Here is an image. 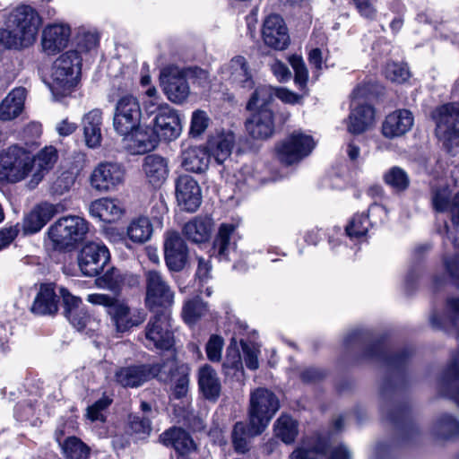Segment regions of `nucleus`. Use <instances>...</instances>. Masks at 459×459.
I'll return each mask as SVG.
<instances>
[{
    "label": "nucleus",
    "mask_w": 459,
    "mask_h": 459,
    "mask_svg": "<svg viewBox=\"0 0 459 459\" xmlns=\"http://www.w3.org/2000/svg\"><path fill=\"white\" fill-rule=\"evenodd\" d=\"M414 123L411 111L399 109L389 114L382 126L383 134L387 138L399 137L409 132Z\"/></svg>",
    "instance_id": "27"
},
{
    "label": "nucleus",
    "mask_w": 459,
    "mask_h": 459,
    "mask_svg": "<svg viewBox=\"0 0 459 459\" xmlns=\"http://www.w3.org/2000/svg\"><path fill=\"white\" fill-rule=\"evenodd\" d=\"M373 123V108L369 105H360L353 108L349 117L348 131L359 134L368 130Z\"/></svg>",
    "instance_id": "40"
},
{
    "label": "nucleus",
    "mask_w": 459,
    "mask_h": 459,
    "mask_svg": "<svg viewBox=\"0 0 459 459\" xmlns=\"http://www.w3.org/2000/svg\"><path fill=\"white\" fill-rule=\"evenodd\" d=\"M223 339L219 335H212L206 344V354L209 360L219 362L221 359V351L223 349Z\"/></svg>",
    "instance_id": "59"
},
{
    "label": "nucleus",
    "mask_w": 459,
    "mask_h": 459,
    "mask_svg": "<svg viewBox=\"0 0 459 459\" xmlns=\"http://www.w3.org/2000/svg\"><path fill=\"white\" fill-rule=\"evenodd\" d=\"M109 261L108 249L100 243L85 244L78 255V265L83 275L93 277L100 274Z\"/></svg>",
    "instance_id": "15"
},
{
    "label": "nucleus",
    "mask_w": 459,
    "mask_h": 459,
    "mask_svg": "<svg viewBox=\"0 0 459 459\" xmlns=\"http://www.w3.org/2000/svg\"><path fill=\"white\" fill-rule=\"evenodd\" d=\"M271 70L279 82H287L291 77L289 67L279 60H274L271 64Z\"/></svg>",
    "instance_id": "64"
},
{
    "label": "nucleus",
    "mask_w": 459,
    "mask_h": 459,
    "mask_svg": "<svg viewBox=\"0 0 459 459\" xmlns=\"http://www.w3.org/2000/svg\"><path fill=\"white\" fill-rule=\"evenodd\" d=\"M89 212L91 216L100 221L114 222L122 217L124 207L117 199L100 198L91 204Z\"/></svg>",
    "instance_id": "32"
},
{
    "label": "nucleus",
    "mask_w": 459,
    "mask_h": 459,
    "mask_svg": "<svg viewBox=\"0 0 459 459\" xmlns=\"http://www.w3.org/2000/svg\"><path fill=\"white\" fill-rule=\"evenodd\" d=\"M327 452L326 441L319 437L304 439L289 459H323Z\"/></svg>",
    "instance_id": "37"
},
{
    "label": "nucleus",
    "mask_w": 459,
    "mask_h": 459,
    "mask_svg": "<svg viewBox=\"0 0 459 459\" xmlns=\"http://www.w3.org/2000/svg\"><path fill=\"white\" fill-rule=\"evenodd\" d=\"M262 36L265 45L278 50L285 49L290 43L288 29L283 19L277 15H269L263 25Z\"/></svg>",
    "instance_id": "22"
},
{
    "label": "nucleus",
    "mask_w": 459,
    "mask_h": 459,
    "mask_svg": "<svg viewBox=\"0 0 459 459\" xmlns=\"http://www.w3.org/2000/svg\"><path fill=\"white\" fill-rule=\"evenodd\" d=\"M103 112L100 108H93L83 115L82 127L86 145L90 148L99 147L102 140Z\"/></svg>",
    "instance_id": "29"
},
{
    "label": "nucleus",
    "mask_w": 459,
    "mask_h": 459,
    "mask_svg": "<svg viewBox=\"0 0 459 459\" xmlns=\"http://www.w3.org/2000/svg\"><path fill=\"white\" fill-rule=\"evenodd\" d=\"M431 203L438 212H449L454 224L459 225V191L452 195L446 183L439 182L432 186Z\"/></svg>",
    "instance_id": "20"
},
{
    "label": "nucleus",
    "mask_w": 459,
    "mask_h": 459,
    "mask_svg": "<svg viewBox=\"0 0 459 459\" xmlns=\"http://www.w3.org/2000/svg\"><path fill=\"white\" fill-rule=\"evenodd\" d=\"M196 78L198 83L208 79L206 71L200 68L180 69L178 66L164 67L160 75V85L168 99L177 104L183 103L190 93L188 79Z\"/></svg>",
    "instance_id": "3"
},
{
    "label": "nucleus",
    "mask_w": 459,
    "mask_h": 459,
    "mask_svg": "<svg viewBox=\"0 0 459 459\" xmlns=\"http://www.w3.org/2000/svg\"><path fill=\"white\" fill-rule=\"evenodd\" d=\"M280 408L278 398L265 388H257L250 396L249 425L254 434H261Z\"/></svg>",
    "instance_id": "7"
},
{
    "label": "nucleus",
    "mask_w": 459,
    "mask_h": 459,
    "mask_svg": "<svg viewBox=\"0 0 459 459\" xmlns=\"http://www.w3.org/2000/svg\"><path fill=\"white\" fill-rule=\"evenodd\" d=\"M71 36V28L65 23H51L47 25L41 35L42 51L53 56L65 48Z\"/></svg>",
    "instance_id": "21"
},
{
    "label": "nucleus",
    "mask_w": 459,
    "mask_h": 459,
    "mask_svg": "<svg viewBox=\"0 0 459 459\" xmlns=\"http://www.w3.org/2000/svg\"><path fill=\"white\" fill-rule=\"evenodd\" d=\"M210 118L204 110L197 109L192 113L189 134L193 137H199L207 129Z\"/></svg>",
    "instance_id": "57"
},
{
    "label": "nucleus",
    "mask_w": 459,
    "mask_h": 459,
    "mask_svg": "<svg viewBox=\"0 0 459 459\" xmlns=\"http://www.w3.org/2000/svg\"><path fill=\"white\" fill-rule=\"evenodd\" d=\"M123 136L124 148L133 155H140L152 151L158 143L152 129L143 127L141 125L127 134Z\"/></svg>",
    "instance_id": "23"
},
{
    "label": "nucleus",
    "mask_w": 459,
    "mask_h": 459,
    "mask_svg": "<svg viewBox=\"0 0 459 459\" xmlns=\"http://www.w3.org/2000/svg\"><path fill=\"white\" fill-rule=\"evenodd\" d=\"M255 435L256 434L253 433L251 426L248 429H247L243 422H237L234 425L232 431V443L235 450L240 454H244L248 451L247 439L249 437Z\"/></svg>",
    "instance_id": "50"
},
{
    "label": "nucleus",
    "mask_w": 459,
    "mask_h": 459,
    "mask_svg": "<svg viewBox=\"0 0 459 459\" xmlns=\"http://www.w3.org/2000/svg\"><path fill=\"white\" fill-rule=\"evenodd\" d=\"M26 91L15 88L0 103V119L10 121L17 117L22 111Z\"/></svg>",
    "instance_id": "38"
},
{
    "label": "nucleus",
    "mask_w": 459,
    "mask_h": 459,
    "mask_svg": "<svg viewBox=\"0 0 459 459\" xmlns=\"http://www.w3.org/2000/svg\"><path fill=\"white\" fill-rule=\"evenodd\" d=\"M161 370L160 363L134 364L117 368L114 372V381L126 388H138L156 377Z\"/></svg>",
    "instance_id": "13"
},
{
    "label": "nucleus",
    "mask_w": 459,
    "mask_h": 459,
    "mask_svg": "<svg viewBox=\"0 0 459 459\" xmlns=\"http://www.w3.org/2000/svg\"><path fill=\"white\" fill-rule=\"evenodd\" d=\"M219 74L222 82L234 88L251 90L255 86L248 62L242 56H236L221 65Z\"/></svg>",
    "instance_id": "14"
},
{
    "label": "nucleus",
    "mask_w": 459,
    "mask_h": 459,
    "mask_svg": "<svg viewBox=\"0 0 459 459\" xmlns=\"http://www.w3.org/2000/svg\"><path fill=\"white\" fill-rule=\"evenodd\" d=\"M63 204L43 203L30 212L24 222V230L30 233L39 231L56 214L63 212Z\"/></svg>",
    "instance_id": "26"
},
{
    "label": "nucleus",
    "mask_w": 459,
    "mask_h": 459,
    "mask_svg": "<svg viewBox=\"0 0 459 459\" xmlns=\"http://www.w3.org/2000/svg\"><path fill=\"white\" fill-rule=\"evenodd\" d=\"M368 217L369 214L366 213L355 214L345 228L347 235L351 238H359L365 236L369 226L377 223V221L371 222Z\"/></svg>",
    "instance_id": "49"
},
{
    "label": "nucleus",
    "mask_w": 459,
    "mask_h": 459,
    "mask_svg": "<svg viewBox=\"0 0 459 459\" xmlns=\"http://www.w3.org/2000/svg\"><path fill=\"white\" fill-rule=\"evenodd\" d=\"M81 61L75 50L66 51L55 61L49 84L54 95L65 96L76 85L81 72Z\"/></svg>",
    "instance_id": "4"
},
{
    "label": "nucleus",
    "mask_w": 459,
    "mask_h": 459,
    "mask_svg": "<svg viewBox=\"0 0 459 459\" xmlns=\"http://www.w3.org/2000/svg\"><path fill=\"white\" fill-rule=\"evenodd\" d=\"M56 440L62 447L63 454L66 459H88L89 447L78 437H68L63 444L57 436Z\"/></svg>",
    "instance_id": "46"
},
{
    "label": "nucleus",
    "mask_w": 459,
    "mask_h": 459,
    "mask_svg": "<svg viewBox=\"0 0 459 459\" xmlns=\"http://www.w3.org/2000/svg\"><path fill=\"white\" fill-rule=\"evenodd\" d=\"M160 367L161 370L156 377L160 381L172 383L178 398L184 396L188 389L189 367L179 364L175 359H168Z\"/></svg>",
    "instance_id": "18"
},
{
    "label": "nucleus",
    "mask_w": 459,
    "mask_h": 459,
    "mask_svg": "<svg viewBox=\"0 0 459 459\" xmlns=\"http://www.w3.org/2000/svg\"><path fill=\"white\" fill-rule=\"evenodd\" d=\"M62 295L65 316L77 330L84 329L90 320V316L80 307L81 300L65 290H62Z\"/></svg>",
    "instance_id": "39"
},
{
    "label": "nucleus",
    "mask_w": 459,
    "mask_h": 459,
    "mask_svg": "<svg viewBox=\"0 0 459 459\" xmlns=\"http://www.w3.org/2000/svg\"><path fill=\"white\" fill-rule=\"evenodd\" d=\"M435 134L443 145L452 152L459 146V102L437 107L432 112Z\"/></svg>",
    "instance_id": "6"
},
{
    "label": "nucleus",
    "mask_w": 459,
    "mask_h": 459,
    "mask_svg": "<svg viewBox=\"0 0 459 459\" xmlns=\"http://www.w3.org/2000/svg\"><path fill=\"white\" fill-rule=\"evenodd\" d=\"M142 109L133 94L120 97L114 109L113 127L118 134H127L141 125Z\"/></svg>",
    "instance_id": "11"
},
{
    "label": "nucleus",
    "mask_w": 459,
    "mask_h": 459,
    "mask_svg": "<svg viewBox=\"0 0 459 459\" xmlns=\"http://www.w3.org/2000/svg\"><path fill=\"white\" fill-rule=\"evenodd\" d=\"M145 279V304L150 310L159 312L168 311L174 303L175 292L165 277L156 270H148L144 273Z\"/></svg>",
    "instance_id": "10"
},
{
    "label": "nucleus",
    "mask_w": 459,
    "mask_h": 459,
    "mask_svg": "<svg viewBox=\"0 0 459 459\" xmlns=\"http://www.w3.org/2000/svg\"><path fill=\"white\" fill-rule=\"evenodd\" d=\"M97 34L90 31H80L77 35V47L81 51H90L98 45Z\"/></svg>",
    "instance_id": "62"
},
{
    "label": "nucleus",
    "mask_w": 459,
    "mask_h": 459,
    "mask_svg": "<svg viewBox=\"0 0 459 459\" xmlns=\"http://www.w3.org/2000/svg\"><path fill=\"white\" fill-rule=\"evenodd\" d=\"M129 429L138 438H145L152 431L151 421L146 417L131 415L128 419Z\"/></svg>",
    "instance_id": "56"
},
{
    "label": "nucleus",
    "mask_w": 459,
    "mask_h": 459,
    "mask_svg": "<svg viewBox=\"0 0 459 459\" xmlns=\"http://www.w3.org/2000/svg\"><path fill=\"white\" fill-rule=\"evenodd\" d=\"M242 360L239 351L235 348H228L225 360L223 362V369L226 375L230 374V369L235 371H242Z\"/></svg>",
    "instance_id": "61"
},
{
    "label": "nucleus",
    "mask_w": 459,
    "mask_h": 459,
    "mask_svg": "<svg viewBox=\"0 0 459 459\" xmlns=\"http://www.w3.org/2000/svg\"><path fill=\"white\" fill-rule=\"evenodd\" d=\"M206 312V304L199 298L187 300L182 310L185 322L188 325L195 324Z\"/></svg>",
    "instance_id": "51"
},
{
    "label": "nucleus",
    "mask_w": 459,
    "mask_h": 459,
    "mask_svg": "<svg viewBox=\"0 0 459 459\" xmlns=\"http://www.w3.org/2000/svg\"><path fill=\"white\" fill-rule=\"evenodd\" d=\"M433 433L440 438L447 439L459 435V421L452 415L440 416L433 425Z\"/></svg>",
    "instance_id": "48"
},
{
    "label": "nucleus",
    "mask_w": 459,
    "mask_h": 459,
    "mask_svg": "<svg viewBox=\"0 0 459 459\" xmlns=\"http://www.w3.org/2000/svg\"><path fill=\"white\" fill-rule=\"evenodd\" d=\"M235 135L232 132H221L212 135L207 143L210 157L219 164H223L231 155L235 146Z\"/></svg>",
    "instance_id": "30"
},
{
    "label": "nucleus",
    "mask_w": 459,
    "mask_h": 459,
    "mask_svg": "<svg viewBox=\"0 0 459 459\" xmlns=\"http://www.w3.org/2000/svg\"><path fill=\"white\" fill-rule=\"evenodd\" d=\"M144 336V345L148 349L170 351L175 344V336L169 312H156L145 326Z\"/></svg>",
    "instance_id": "9"
},
{
    "label": "nucleus",
    "mask_w": 459,
    "mask_h": 459,
    "mask_svg": "<svg viewBox=\"0 0 459 459\" xmlns=\"http://www.w3.org/2000/svg\"><path fill=\"white\" fill-rule=\"evenodd\" d=\"M89 230L88 222L80 216H64L48 229V236L56 249L73 248L82 241Z\"/></svg>",
    "instance_id": "5"
},
{
    "label": "nucleus",
    "mask_w": 459,
    "mask_h": 459,
    "mask_svg": "<svg viewBox=\"0 0 459 459\" xmlns=\"http://www.w3.org/2000/svg\"><path fill=\"white\" fill-rule=\"evenodd\" d=\"M58 309V297L51 284H42L31 306L34 314L54 315Z\"/></svg>",
    "instance_id": "35"
},
{
    "label": "nucleus",
    "mask_w": 459,
    "mask_h": 459,
    "mask_svg": "<svg viewBox=\"0 0 459 459\" xmlns=\"http://www.w3.org/2000/svg\"><path fill=\"white\" fill-rule=\"evenodd\" d=\"M314 147L315 142L310 135L294 132L277 146V155L282 163L291 165L309 155Z\"/></svg>",
    "instance_id": "12"
},
{
    "label": "nucleus",
    "mask_w": 459,
    "mask_h": 459,
    "mask_svg": "<svg viewBox=\"0 0 459 459\" xmlns=\"http://www.w3.org/2000/svg\"><path fill=\"white\" fill-rule=\"evenodd\" d=\"M8 22L9 29L0 30V48H21L32 45L41 19L32 7L21 5L11 13Z\"/></svg>",
    "instance_id": "1"
},
{
    "label": "nucleus",
    "mask_w": 459,
    "mask_h": 459,
    "mask_svg": "<svg viewBox=\"0 0 459 459\" xmlns=\"http://www.w3.org/2000/svg\"><path fill=\"white\" fill-rule=\"evenodd\" d=\"M109 405V402L107 399H100L88 407L87 417L91 421L104 420L102 411Z\"/></svg>",
    "instance_id": "63"
},
{
    "label": "nucleus",
    "mask_w": 459,
    "mask_h": 459,
    "mask_svg": "<svg viewBox=\"0 0 459 459\" xmlns=\"http://www.w3.org/2000/svg\"><path fill=\"white\" fill-rule=\"evenodd\" d=\"M275 436L285 444H291L296 439L299 429L298 422L289 415H281L274 423Z\"/></svg>",
    "instance_id": "44"
},
{
    "label": "nucleus",
    "mask_w": 459,
    "mask_h": 459,
    "mask_svg": "<svg viewBox=\"0 0 459 459\" xmlns=\"http://www.w3.org/2000/svg\"><path fill=\"white\" fill-rule=\"evenodd\" d=\"M212 229L211 219L196 217L185 224L183 234L194 243H204L209 239Z\"/></svg>",
    "instance_id": "41"
},
{
    "label": "nucleus",
    "mask_w": 459,
    "mask_h": 459,
    "mask_svg": "<svg viewBox=\"0 0 459 459\" xmlns=\"http://www.w3.org/2000/svg\"><path fill=\"white\" fill-rule=\"evenodd\" d=\"M290 63L295 72V83L299 85V88H304L307 85L308 79V72L302 58L297 56H292L290 58Z\"/></svg>",
    "instance_id": "58"
},
{
    "label": "nucleus",
    "mask_w": 459,
    "mask_h": 459,
    "mask_svg": "<svg viewBox=\"0 0 459 459\" xmlns=\"http://www.w3.org/2000/svg\"><path fill=\"white\" fill-rule=\"evenodd\" d=\"M235 230L232 224H222L220 227L218 236L213 243L214 254H217L220 259H226L233 246L230 242V236Z\"/></svg>",
    "instance_id": "47"
},
{
    "label": "nucleus",
    "mask_w": 459,
    "mask_h": 459,
    "mask_svg": "<svg viewBox=\"0 0 459 459\" xmlns=\"http://www.w3.org/2000/svg\"><path fill=\"white\" fill-rule=\"evenodd\" d=\"M176 197L183 210L195 212L202 202L201 187L191 176L181 175L176 181Z\"/></svg>",
    "instance_id": "19"
},
{
    "label": "nucleus",
    "mask_w": 459,
    "mask_h": 459,
    "mask_svg": "<svg viewBox=\"0 0 459 459\" xmlns=\"http://www.w3.org/2000/svg\"><path fill=\"white\" fill-rule=\"evenodd\" d=\"M180 158L182 168L188 172L202 174L209 168L210 154L204 146H188L182 150Z\"/></svg>",
    "instance_id": "28"
},
{
    "label": "nucleus",
    "mask_w": 459,
    "mask_h": 459,
    "mask_svg": "<svg viewBox=\"0 0 459 459\" xmlns=\"http://www.w3.org/2000/svg\"><path fill=\"white\" fill-rule=\"evenodd\" d=\"M160 442L172 446L178 454H190L195 450V444L189 434L180 428H171L160 436Z\"/></svg>",
    "instance_id": "34"
},
{
    "label": "nucleus",
    "mask_w": 459,
    "mask_h": 459,
    "mask_svg": "<svg viewBox=\"0 0 459 459\" xmlns=\"http://www.w3.org/2000/svg\"><path fill=\"white\" fill-rule=\"evenodd\" d=\"M275 97V88L270 85H260L255 88L247 108L249 110L270 108V104Z\"/></svg>",
    "instance_id": "45"
},
{
    "label": "nucleus",
    "mask_w": 459,
    "mask_h": 459,
    "mask_svg": "<svg viewBox=\"0 0 459 459\" xmlns=\"http://www.w3.org/2000/svg\"><path fill=\"white\" fill-rule=\"evenodd\" d=\"M87 301L102 306L110 318L117 333H126L140 325L145 320V314L137 309H131L128 304L116 296L103 293H92L87 296Z\"/></svg>",
    "instance_id": "2"
},
{
    "label": "nucleus",
    "mask_w": 459,
    "mask_h": 459,
    "mask_svg": "<svg viewBox=\"0 0 459 459\" xmlns=\"http://www.w3.org/2000/svg\"><path fill=\"white\" fill-rule=\"evenodd\" d=\"M152 234V225L147 217L141 216L134 219L127 227L128 238L136 243H143L150 239Z\"/></svg>",
    "instance_id": "43"
},
{
    "label": "nucleus",
    "mask_w": 459,
    "mask_h": 459,
    "mask_svg": "<svg viewBox=\"0 0 459 459\" xmlns=\"http://www.w3.org/2000/svg\"><path fill=\"white\" fill-rule=\"evenodd\" d=\"M32 156L24 149L12 146L0 153V178L16 183L32 178Z\"/></svg>",
    "instance_id": "8"
},
{
    "label": "nucleus",
    "mask_w": 459,
    "mask_h": 459,
    "mask_svg": "<svg viewBox=\"0 0 459 459\" xmlns=\"http://www.w3.org/2000/svg\"><path fill=\"white\" fill-rule=\"evenodd\" d=\"M385 182L396 191L405 190L410 184L407 173L399 167L391 168L384 176Z\"/></svg>",
    "instance_id": "52"
},
{
    "label": "nucleus",
    "mask_w": 459,
    "mask_h": 459,
    "mask_svg": "<svg viewBox=\"0 0 459 459\" xmlns=\"http://www.w3.org/2000/svg\"><path fill=\"white\" fill-rule=\"evenodd\" d=\"M77 170H64L52 182L51 191L54 195H62L68 192L74 184Z\"/></svg>",
    "instance_id": "53"
},
{
    "label": "nucleus",
    "mask_w": 459,
    "mask_h": 459,
    "mask_svg": "<svg viewBox=\"0 0 459 459\" xmlns=\"http://www.w3.org/2000/svg\"><path fill=\"white\" fill-rule=\"evenodd\" d=\"M385 76L395 83H403L411 76L409 68L405 64L388 63L385 68Z\"/></svg>",
    "instance_id": "55"
},
{
    "label": "nucleus",
    "mask_w": 459,
    "mask_h": 459,
    "mask_svg": "<svg viewBox=\"0 0 459 459\" xmlns=\"http://www.w3.org/2000/svg\"><path fill=\"white\" fill-rule=\"evenodd\" d=\"M246 121L247 134L254 139L264 140L274 133L273 113L271 108L253 110Z\"/></svg>",
    "instance_id": "25"
},
{
    "label": "nucleus",
    "mask_w": 459,
    "mask_h": 459,
    "mask_svg": "<svg viewBox=\"0 0 459 459\" xmlns=\"http://www.w3.org/2000/svg\"><path fill=\"white\" fill-rule=\"evenodd\" d=\"M32 178L29 182L30 188L36 187L44 176L54 167L57 160V152L53 146L42 149L36 156L32 157Z\"/></svg>",
    "instance_id": "31"
},
{
    "label": "nucleus",
    "mask_w": 459,
    "mask_h": 459,
    "mask_svg": "<svg viewBox=\"0 0 459 459\" xmlns=\"http://www.w3.org/2000/svg\"><path fill=\"white\" fill-rule=\"evenodd\" d=\"M447 313L448 316L441 318L438 316L431 317V324L434 326L440 328H446L448 325H456L455 316L459 315V298L450 299L447 301Z\"/></svg>",
    "instance_id": "54"
},
{
    "label": "nucleus",
    "mask_w": 459,
    "mask_h": 459,
    "mask_svg": "<svg viewBox=\"0 0 459 459\" xmlns=\"http://www.w3.org/2000/svg\"><path fill=\"white\" fill-rule=\"evenodd\" d=\"M198 386L206 399L216 401L219 398L221 385L217 372L212 366L205 364L199 368Z\"/></svg>",
    "instance_id": "36"
},
{
    "label": "nucleus",
    "mask_w": 459,
    "mask_h": 459,
    "mask_svg": "<svg viewBox=\"0 0 459 459\" xmlns=\"http://www.w3.org/2000/svg\"><path fill=\"white\" fill-rule=\"evenodd\" d=\"M126 170L117 162L99 164L91 176V185L98 191H113L124 183Z\"/></svg>",
    "instance_id": "16"
},
{
    "label": "nucleus",
    "mask_w": 459,
    "mask_h": 459,
    "mask_svg": "<svg viewBox=\"0 0 459 459\" xmlns=\"http://www.w3.org/2000/svg\"><path fill=\"white\" fill-rule=\"evenodd\" d=\"M241 347L246 366L252 370L259 368L258 354L259 349L253 343L241 342Z\"/></svg>",
    "instance_id": "60"
},
{
    "label": "nucleus",
    "mask_w": 459,
    "mask_h": 459,
    "mask_svg": "<svg viewBox=\"0 0 459 459\" xmlns=\"http://www.w3.org/2000/svg\"><path fill=\"white\" fill-rule=\"evenodd\" d=\"M143 171L150 184L161 186L169 176V165L165 158L152 154L143 159Z\"/></svg>",
    "instance_id": "33"
},
{
    "label": "nucleus",
    "mask_w": 459,
    "mask_h": 459,
    "mask_svg": "<svg viewBox=\"0 0 459 459\" xmlns=\"http://www.w3.org/2000/svg\"><path fill=\"white\" fill-rule=\"evenodd\" d=\"M165 261L170 271H181L187 260V248L179 234L168 232L164 242Z\"/></svg>",
    "instance_id": "24"
},
{
    "label": "nucleus",
    "mask_w": 459,
    "mask_h": 459,
    "mask_svg": "<svg viewBox=\"0 0 459 459\" xmlns=\"http://www.w3.org/2000/svg\"><path fill=\"white\" fill-rule=\"evenodd\" d=\"M181 118L171 107L161 108L153 118L152 131L157 139L170 142L178 139L182 133Z\"/></svg>",
    "instance_id": "17"
},
{
    "label": "nucleus",
    "mask_w": 459,
    "mask_h": 459,
    "mask_svg": "<svg viewBox=\"0 0 459 459\" xmlns=\"http://www.w3.org/2000/svg\"><path fill=\"white\" fill-rule=\"evenodd\" d=\"M459 378V351L452 356L451 361L440 378V389L444 395L449 396L455 401L459 406V388L450 392V387L455 385Z\"/></svg>",
    "instance_id": "42"
}]
</instances>
